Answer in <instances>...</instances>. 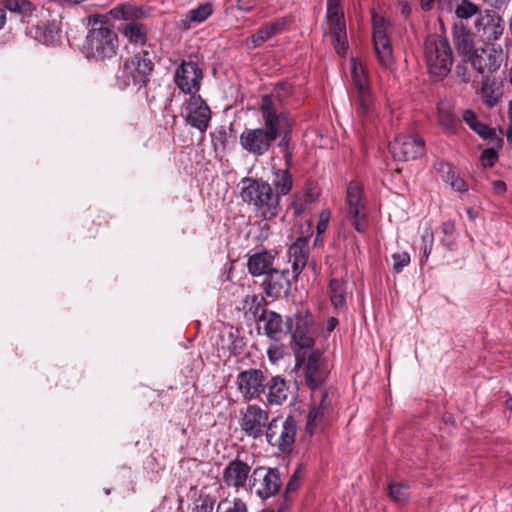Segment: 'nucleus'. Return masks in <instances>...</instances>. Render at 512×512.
I'll return each mask as SVG.
<instances>
[{
	"label": "nucleus",
	"instance_id": "obj_51",
	"mask_svg": "<svg viewBox=\"0 0 512 512\" xmlns=\"http://www.w3.org/2000/svg\"><path fill=\"white\" fill-rule=\"evenodd\" d=\"M290 23V18L282 17L277 19L275 22L268 24V26L272 31L273 35L275 36L277 34L284 32Z\"/></svg>",
	"mask_w": 512,
	"mask_h": 512
},
{
	"label": "nucleus",
	"instance_id": "obj_36",
	"mask_svg": "<svg viewBox=\"0 0 512 512\" xmlns=\"http://www.w3.org/2000/svg\"><path fill=\"white\" fill-rule=\"evenodd\" d=\"M453 40L458 54L464 61H468L469 57L477 50L474 47L473 35L465 28L455 30Z\"/></svg>",
	"mask_w": 512,
	"mask_h": 512
},
{
	"label": "nucleus",
	"instance_id": "obj_35",
	"mask_svg": "<svg viewBox=\"0 0 512 512\" xmlns=\"http://www.w3.org/2000/svg\"><path fill=\"white\" fill-rule=\"evenodd\" d=\"M274 258V255L267 250L252 254L247 263L249 273L252 276L266 275L273 269Z\"/></svg>",
	"mask_w": 512,
	"mask_h": 512
},
{
	"label": "nucleus",
	"instance_id": "obj_56",
	"mask_svg": "<svg viewBox=\"0 0 512 512\" xmlns=\"http://www.w3.org/2000/svg\"><path fill=\"white\" fill-rule=\"evenodd\" d=\"M267 354L269 359L272 360L273 362L282 358V352L277 346L274 345L269 347Z\"/></svg>",
	"mask_w": 512,
	"mask_h": 512
},
{
	"label": "nucleus",
	"instance_id": "obj_18",
	"mask_svg": "<svg viewBox=\"0 0 512 512\" xmlns=\"http://www.w3.org/2000/svg\"><path fill=\"white\" fill-rule=\"evenodd\" d=\"M395 160L409 161L425 154V142L418 135H399L389 145Z\"/></svg>",
	"mask_w": 512,
	"mask_h": 512
},
{
	"label": "nucleus",
	"instance_id": "obj_47",
	"mask_svg": "<svg viewBox=\"0 0 512 512\" xmlns=\"http://www.w3.org/2000/svg\"><path fill=\"white\" fill-rule=\"evenodd\" d=\"M303 468L299 465L293 472L289 482L286 485L285 494L295 492L300 486V480L303 476Z\"/></svg>",
	"mask_w": 512,
	"mask_h": 512
},
{
	"label": "nucleus",
	"instance_id": "obj_50",
	"mask_svg": "<svg viewBox=\"0 0 512 512\" xmlns=\"http://www.w3.org/2000/svg\"><path fill=\"white\" fill-rule=\"evenodd\" d=\"M290 23V18L282 17L277 19L275 22L268 24V26L272 31L273 35L275 36L277 34L284 32Z\"/></svg>",
	"mask_w": 512,
	"mask_h": 512
},
{
	"label": "nucleus",
	"instance_id": "obj_37",
	"mask_svg": "<svg viewBox=\"0 0 512 512\" xmlns=\"http://www.w3.org/2000/svg\"><path fill=\"white\" fill-rule=\"evenodd\" d=\"M273 186L275 188V195H279V201L282 196L287 195L293 186V178L288 168L277 169L273 172Z\"/></svg>",
	"mask_w": 512,
	"mask_h": 512
},
{
	"label": "nucleus",
	"instance_id": "obj_12",
	"mask_svg": "<svg viewBox=\"0 0 512 512\" xmlns=\"http://www.w3.org/2000/svg\"><path fill=\"white\" fill-rule=\"evenodd\" d=\"M346 214L354 229L365 233L369 227L367 217V203L363 188L358 182H350L347 186Z\"/></svg>",
	"mask_w": 512,
	"mask_h": 512
},
{
	"label": "nucleus",
	"instance_id": "obj_34",
	"mask_svg": "<svg viewBox=\"0 0 512 512\" xmlns=\"http://www.w3.org/2000/svg\"><path fill=\"white\" fill-rule=\"evenodd\" d=\"M437 112L439 125L447 132H457L458 128L461 126V121L454 113L451 102L447 100L440 101L438 103Z\"/></svg>",
	"mask_w": 512,
	"mask_h": 512
},
{
	"label": "nucleus",
	"instance_id": "obj_9",
	"mask_svg": "<svg viewBox=\"0 0 512 512\" xmlns=\"http://www.w3.org/2000/svg\"><path fill=\"white\" fill-rule=\"evenodd\" d=\"M289 329L295 350L296 366L304 362L307 350L315 344L314 318L312 314L298 313L289 324Z\"/></svg>",
	"mask_w": 512,
	"mask_h": 512
},
{
	"label": "nucleus",
	"instance_id": "obj_3",
	"mask_svg": "<svg viewBox=\"0 0 512 512\" xmlns=\"http://www.w3.org/2000/svg\"><path fill=\"white\" fill-rule=\"evenodd\" d=\"M154 70V62L147 50L135 53L123 61L120 71L115 77V86L125 91L129 88L137 92L145 89L150 82Z\"/></svg>",
	"mask_w": 512,
	"mask_h": 512
},
{
	"label": "nucleus",
	"instance_id": "obj_62",
	"mask_svg": "<svg viewBox=\"0 0 512 512\" xmlns=\"http://www.w3.org/2000/svg\"><path fill=\"white\" fill-rule=\"evenodd\" d=\"M6 10L5 7H0V29H2L6 23Z\"/></svg>",
	"mask_w": 512,
	"mask_h": 512
},
{
	"label": "nucleus",
	"instance_id": "obj_22",
	"mask_svg": "<svg viewBox=\"0 0 512 512\" xmlns=\"http://www.w3.org/2000/svg\"><path fill=\"white\" fill-rule=\"evenodd\" d=\"M185 121L187 124L205 133L211 121V110L206 101L197 94H192L185 107Z\"/></svg>",
	"mask_w": 512,
	"mask_h": 512
},
{
	"label": "nucleus",
	"instance_id": "obj_38",
	"mask_svg": "<svg viewBox=\"0 0 512 512\" xmlns=\"http://www.w3.org/2000/svg\"><path fill=\"white\" fill-rule=\"evenodd\" d=\"M329 296L335 308L346 306V282L342 279L332 278L329 282Z\"/></svg>",
	"mask_w": 512,
	"mask_h": 512
},
{
	"label": "nucleus",
	"instance_id": "obj_61",
	"mask_svg": "<svg viewBox=\"0 0 512 512\" xmlns=\"http://www.w3.org/2000/svg\"><path fill=\"white\" fill-rule=\"evenodd\" d=\"M441 243L447 247V249L449 250H454L455 249V246H456V243L453 239H448V240H445V239H441Z\"/></svg>",
	"mask_w": 512,
	"mask_h": 512
},
{
	"label": "nucleus",
	"instance_id": "obj_55",
	"mask_svg": "<svg viewBox=\"0 0 512 512\" xmlns=\"http://www.w3.org/2000/svg\"><path fill=\"white\" fill-rule=\"evenodd\" d=\"M256 6V0H237L236 7L237 9L249 12Z\"/></svg>",
	"mask_w": 512,
	"mask_h": 512
},
{
	"label": "nucleus",
	"instance_id": "obj_33",
	"mask_svg": "<svg viewBox=\"0 0 512 512\" xmlns=\"http://www.w3.org/2000/svg\"><path fill=\"white\" fill-rule=\"evenodd\" d=\"M481 98L483 103L492 108L496 106L502 96V83L496 77L484 76L481 85Z\"/></svg>",
	"mask_w": 512,
	"mask_h": 512
},
{
	"label": "nucleus",
	"instance_id": "obj_28",
	"mask_svg": "<svg viewBox=\"0 0 512 512\" xmlns=\"http://www.w3.org/2000/svg\"><path fill=\"white\" fill-rule=\"evenodd\" d=\"M5 9L22 15L23 18L45 19L51 16L49 8L36 5L29 0H5Z\"/></svg>",
	"mask_w": 512,
	"mask_h": 512
},
{
	"label": "nucleus",
	"instance_id": "obj_60",
	"mask_svg": "<svg viewBox=\"0 0 512 512\" xmlns=\"http://www.w3.org/2000/svg\"><path fill=\"white\" fill-rule=\"evenodd\" d=\"M290 131H287V132H282L280 136H282V139H281V142H280V146L281 147H284L285 150L288 149V143H289V138H288V134H289Z\"/></svg>",
	"mask_w": 512,
	"mask_h": 512
},
{
	"label": "nucleus",
	"instance_id": "obj_16",
	"mask_svg": "<svg viewBox=\"0 0 512 512\" xmlns=\"http://www.w3.org/2000/svg\"><path fill=\"white\" fill-rule=\"evenodd\" d=\"M390 27V23L383 17L373 16L374 48L378 62L384 68L390 67L394 62L392 46L387 35Z\"/></svg>",
	"mask_w": 512,
	"mask_h": 512
},
{
	"label": "nucleus",
	"instance_id": "obj_41",
	"mask_svg": "<svg viewBox=\"0 0 512 512\" xmlns=\"http://www.w3.org/2000/svg\"><path fill=\"white\" fill-rule=\"evenodd\" d=\"M213 12L212 4L207 2L199 5L197 8L190 10L186 15L189 22L201 23L205 21Z\"/></svg>",
	"mask_w": 512,
	"mask_h": 512
},
{
	"label": "nucleus",
	"instance_id": "obj_57",
	"mask_svg": "<svg viewBox=\"0 0 512 512\" xmlns=\"http://www.w3.org/2000/svg\"><path fill=\"white\" fill-rule=\"evenodd\" d=\"M482 1L494 9H501L502 7L506 6L509 2V0H482Z\"/></svg>",
	"mask_w": 512,
	"mask_h": 512
},
{
	"label": "nucleus",
	"instance_id": "obj_53",
	"mask_svg": "<svg viewBox=\"0 0 512 512\" xmlns=\"http://www.w3.org/2000/svg\"><path fill=\"white\" fill-rule=\"evenodd\" d=\"M448 179L450 181L451 187L454 190L459 191V192H464V191L468 190V186H467L466 182L462 178L457 177L454 174H452V175L449 176Z\"/></svg>",
	"mask_w": 512,
	"mask_h": 512
},
{
	"label": "nucleus",
	"instance_id": "obj_25",
	"mask_svg": "<svg viewBox=\"0 0 512 512\" xmlns=\"http://www.w3.org/2000/svg\"><path fill=\"white\" fill-rule=\"evenodd\" d=\"M264 374L259 369H248L239 373L237 377L238 389L247 401L258 399L265 392Z\"/></svg>",
	"mask_w": 512,
	"mask_h": 512
},
{
	"label": "nucleus",
	"instance_id": "obj_27",
	"mask_svg": "<svg viewBox=\"0 0 512 512\" xmlns=\"http://www.w3.org/2000/svg\"><path fill=\"white\" fill-rule=\"evenodd\" d=\"M289 261L292 264L294 278L297 279L309 260V241L307 237H298L288 249Z\"/></svg>",
	"mask_w": 512,
	"mask_h": 512
},
{
	"label": "nucleus",
	"instance_id": "obj_46",
	"mask_svg": "<svg viewBox=\"0 0 512 512\" xmlns=\"http://www.w3.org/2000/svg\"><path fill=\"white\" fill-rule=\"evenodd\" d=\"M213 145L216 149H225L227 144V129L225 127H219L211 133Z\"/></svg>",
	"mask_w": 512,
	"mask_h": 512
},
{
	"label": "nucleus",
	"instance_id": "obj_48",
	"mask_svg": "<svg viewBox=\"0 0 512 512\" xmlns=\"http://www.w3.org/2000/svg\"><path fill=\"white\" fill-rule=\"evenodd\" d=\"M495 145L492 148L485 149L480 156L481 163L484 167H493L498 160V153L495 149Z\"/></svg>",
	"mask_w": 512,
	"mask_h": 512
},
{
	"label": "nucleus",
	"instance_id": "obj_4",
	"mask_svg": "<svg viewBox=\"0 0 512 512\" xmlns=\"http://www.w3.org/2000/svg\"><path fill=\"white\" fill-rule=\"evenodd\" d=\"M109 15L114 20H122L127 23L119 28L120 33L128 43L143 47L148 41V27L140 22L149 16L148 11L143 6H136L131 3H121L109 11Z\"/></svg>",
	"mask_w": 512,
	"mask_h": 512
},
{
	"label": "nucleus",
	"instance_id": "obj_10",
	"mask_svg": "<svg viewBox=\"0 0 512 512\" xmlns=\"http://www.w3.org/2000/svg\"><path fill=\"white\" fill-rule=\"evenodd\" d=\"M297 428V421L291 415L286 418L274 417L266 429L267 442L277 447L280 452H290L296 439Z\"/></svg>",
	"mask_w": 512,
	"mask_h": 512
},
{
	"label": "nucleus",
	"instance_id": "obj_54",
	"mask_svg": "<svg viewBox=\"0 0 512 512\" xmlns=\"http://www.w3.org/2000/svg\"><path fill=\"white\" fill-rule=\"evenodd\" d=\"M441 233L447 237H451L455 233V224L453 221H444L440 226Z\"/></svg>",
	"mask_w": 512,
	"mask_h": 512
},
{
	"label": "nucleus",
	"instance_id": "obj_19",
	"mask_svg": "<svg viewBox=\"0 0 512 512\" xmlns=\"http://www.w3.org/2000/svg\"><path fill=\"white\" fill-rule=\"evenodd\" d=\"M351 76L358 94L357 114L363 118L371 112L373 99L362 64L355 59L351 61Z\"/></svg>",
	"mask_w": 512,
	"mask_h": 512
},
{
	"label": "nucleus",
	"instance_id": "obj_30",
	"mask_svg": "<svg viewBox=\"0 0 512 512\" xmlns=\"http://www.w3.org/2000/svg\"><path fill=\"white\" fill-rule=\"evenodd\" d=\"M32 25L34 27V37L39 42L51 45L59 40L61 27L56 18L39 19L37 23Z\"/></svg>",
	"mask_w": 512,
	"mask_h": 512
},
{
	"label": "nucleus",
	"instance_id": "obj_17",
	"mask_svg": "<svg viewBox=\"0 0 512 512\" xmlns=\"http://www.w3.org/2000/svg\"><path fill=\"white\" fill-rule=\"evenodd\" d=\"M269 422V412L258 405L250 404L241 411V430L253 439H258L266 433Z\"/></svg>",
	"mask_w": 512,
	"mask_h": 512
},
{
	"label": "nucleus",
	"instance_id": "obj_1",
	"mask_svg": "<svg viewBox=\"0 0 512 512\" xmlns=\"http://www.w3.org/2000/svg\"><path fill=\"white\" fill-rule=\"evenodd\" d=\"M100 15H91L88 30L83 44V53L90 61L104 62L116 56L119 48L117 33L107 26Z\"/></svg>",
	"mask_w": 512,
	"mask_h": 512
},
{
	"label": "nucleus",
	"instance_id": "obj_39",
	"mask_svg": "<svg viewBox=\"0 0 512 512\" xmlns=\"http://www.w3.org/2000/svg\"><path fill=\"white\" fill-rule=\"evenodd\" d=\"M215 512H248V508L241 498L225 497L218 502Z\"/></svg>",
	"mask_w": 512,
	"mask_h": 512
},
{
	"label": "nucleus",
	"instance_id": "obj_58",
	"mask_svg": "<svg viewBox=\"0 0 512 512\" xmlns=\"http://www.w3.org/2000/svg\"><path fill=\"white\" fill-rule=\"evenodd\" d=\"M338 325V319L335 317H330L326 322V330L328 332H332L336 326Z\"/></svg>",
	"mask_w": 512,
	"mask_h": 512
},
{
	"label": "nucleus",
	"instance_id": "obj_29",
	"mask_svg": "<svg viewBox=\"0 0 512 512\" xmlns=\"http://www.w3.org/2000/svg\"><path fill=\"white\" fill-rule=\"evenodd\" d=\"M462 119L481 138L489 140L490 144L497 147L502 145L503 139L497 135L496 130L479 121L478 116L473 110H465L462 114Z\"/></svg>",
	"mask_w": 512,
	"mask_h": 512
},
{
	"label": "nucleus",
	"instance_id": "obj_15",
	"mask_svg": "<svg viewBox=\"0 0 512 512\" xmlns=\"http://www.w3.org/2000/svg\"><path fill=\"white\" fill-rule=\"evenodd\" d=\"M504 59L503 50L492 43H485L469 57L472 67L481 75L489 76L497 71Z\"/></svg>",
	"mask_w": 512,
	"mask_h": 512
},
{
	"label": "nucleus",
	"instance_id": "obj_43",
	"mask_svg": "<svg viewBox=\"0 0 512 512\" xmlns=\"http://www.w3.org/2000/svg\"><path fill=\"white\" fill-rule=\"evenodd\" d=\"M455 14L460 19H469L479 15V6L470 0H461L455 8Z\"/></svg>",
	"mask_w": 512,
	"mask_h": 512
},
{
	"label": "nucleus",
	"instance_id": "obj_45",
	"mask_svg": "<svg viewBox=\"0 0 512 512\" xmlns=\"http://www.w3.org/2000/svg\"><path fill=\"white\" fill-rule=\"evenodd\" d=\"M388 495L394 501H405L409 497V489L402 483H390L388 485Z\"/></svg>",
	"mask_w": 512,
	"mask_h": 512
},
{
	"label": "nucleus",
	"instance_id": "obj_21",
	"mask_svg": "<svg viewBox=\"0 0 512 512\" xmlns=\"http://www.w3.org/2000/svg\"><path fill=\"white\" fill-rule=\"evenodd\" d=\"M203 71L193 61H182L176 68L174 82L185 94H196L200 90Z\"/></svg>",
	"mask_w": 512,
	"mask_h": 512
},
{
	"label": "nucleus",
	"instance_id": "obj_40",
	"mask_svg": "<svg viewBox=\"0 0 512 512\" xmlns=\"http://www.w3.org/2000/svg\"><path fill=\"white\" fill-rule=\"evenodd\" d=\"M273 37L274 35L267 24L247 38L245 45L250 49H255Z\"/></svg>",
	"mask_w": 512,
	"mask_h": 512
},
{
	"label": "nucleus",
	"instance_id": "obj_7",
	"mask_svg": "<svg viewBox=\"0 0 512 512\" xmlns=\"http://www.w3.org/2000/svg\"><path fill=\"white\" fill-rule=\"evenodd\" d=\"M325 36L330 37L338 55H345L348 50V40L344 12L340 0H327L326 18L322 25Z\"/></svg>",
	"mask_w": 512,
	"mask_h": 512
},
{
	"label": "nucleus",
	"instance_id": "obj_23",
	"mask_svg": "<svg viewBox=\"0 0 512 512\" xmlns=\"http://www.w3.org/2000/svg\"><path fill=\"white\" fill-rule=\"evenodd\" d=\"M475 29L483 40L490 43L503 35L505 22L497 12L486 9L479 13L475 21Z\"/></svg>",
	"mask_w": 512,
	"mask_h": 512
},
{
	"label": "nucleus",
	"instance_id": "obj_59",
	"mask_svg": "<svg viewBox=\"0 0 512 512\" xmlns=\"http://www.w3.org/2000/svg\"><path fill=\"white\" fill-rule=\"evenodd\" d=\"M323 217V215H321ZM327 229V219L321 218L319 223L317 224V232L318 234H322Z\"/></svg>",
	"mask_w": 512,
	"mask_h": 512
},
{
	"label": "nucleus",
	"instance_id": "obj_32",
	"mask_svg": "<svg viewBox=\"0 0 512 512\" xmlns=\"http://www.w3.org/2000/svg\"><path fill=\"white\" fill-rule=\"evenodd\" d=\"M267 403L270 405L283 404L289 394V387L284 378L274 376L264 384Z\"/></svg>",
	"mask_w": 512,
	"mask_h": 512
},
{
	"label": "nucleus",
	"instance_id": "obj_63",
	"mask_svg": "<svg viewBox=\"0 0 512 512\" xmlns=\"http://www.w3.org/2000/svg\"><path fill=\"white\" fill-rule=\"evenodd\" d=\"M292 207H293L294 213L296 215H300L303 212V209H304L303 204L302 203L298 204L296 201H294L292 203Z\"/></svg>",
	"mask_w": 512,
	"mask_h": 512
},
{
	"label": "nucleus",
	"instance_id": "obj_20",
	"mask_svg": "<svg viewBox=\"0 0 512 512\" xmlns=\"http://www.w3.org/2000/svg\"><path fill=\"white\" fill-rule=\"evenodd\" d=\"M302 364L305 365V382L309 389L325 387L329 370L322 353L319 350H312L307 359L305 358L304 362H300L298 367Z\"/></svg>",
	"mask_w": 512,
	"mask_h": 512
},
{
	"label": "nucleus",
	"instance_id": "obj_14",
	"mask_svg": "<svg viewBox=\"0 0 512 512\" xmlns=\"http://www.w3.org/2000/svg\"><path fill=\"white\" fill-rule=\"evenodd\" d=\"M265 299L263 297L253 296L252 306L254 318L258 325V330L263 329L264 334L273 341H279L283 334L282 316L274 311L263 307Z\"/></svg>",
	"mask_w": 512,
	"mask_h": 512
},
{
	"label": "nucleus",
	"instance_id": "obj_31",
	"mask_svg": "<svg viewBox=\"0 0 512 512\" xmlns=\"http://www.w3.org/2000/svg\"><path fill=\"white\" fill-rule=\"evenodd\" d=\"M217 346L218 350L222 351L224 356H236L241 353L244 347V341L243 338L239 336L238 330L230 326L220 332Z\"/></svg>",
	"mask_w": 512,
	"mask_h": 512
},
{
	"label": "nucleus",
	"instance_id": "obj_26",
	"mask_svg": "<svg viewBox=\"0 0 512 512\" xmlns=\"http://www.w3.org/2000/svg\"><path fill=\"white\" fill-rule=\"evenodd\" d=\"M288 270L272 269L264 278L263 288L267 296L278 298L286 295L291 287Z\"/></svg>",
	"mask_w": 512,
	"mask_h": 512
},
{
	"label": "nucleus",
	"instance_id": "obj_64",
	"mask_svg": "<svg viewBox=\"0 0 512 512\" xmlns=\"http://www.w3.org/2000/svg\"><path fill=\"white\" fill-rule=\"evenodd\" d=\"M506 136H507V142L510 145V147L512 148V124L509 125V127L507 129Z\"/></svg>",
	"mask_w": 512,
	"mask_h": 512
},
{
	"label": "nucleus",
	"instance_id": "obj_6",
	"mask_svg": "<svg viewBox=\"0 0 512 512\" xmlns=\"http://www.w3.org/2000/svg\"><path fill=\"white\" fill-rule=\"evenodd\" d=\"M424 59L431 77L436 81L444 79L453 64V51L448 39L439 34L428 35L424 42Z\"/></svg>",
	"mask_w": 512,
	"mask_h": 512
},
{
	"label": "nucleus",
	"instance_id": "obj_49",
	"mask_svg": "<svg viewBox=\"0 0 512 512\" xmlns=\"http://www.w3.org/2000/svg\"><path fill=\"white\" fill-rule=\"evenodd\" d=\"M392 259L393 270L397 273H400L410 263V255L407 252L394 253Z\"/></svg>",
	"mask_w": 512,
	"mask_h": 512
},
{
	"label": "nucleus",
	"instance_id": "obj_11",
	"mask_svg": "<svg viewBox=\"0 0 512 512\" xmlns=\"http://www.w3.org/2000/svg\"><path fill=\"white\" fill-rule=\"evenodd\" d=\"M293 92L292 86L285 82L277 83L270 94L261 97V104L259 107L261 115H272L273 119L292 129L293 123L289 115L285 112L279 111L285 104L287 99Z\"/></svg>",
	"mask_w": 512,
	"mask_h": 512
},
{
	"label": "nucleus",
	"instance_id": "obj_52",
	"mask_svg": "<svg viewBox=\"0 0 512 512\" xmlns=\"http://www.w3.org/2000/svg\"><path fill=\"white\" fill-rule=\"evenodd\" d=\"M455 75L463 83L471 81V73L466 64H458L455 68Z\"/></svg>",
	"mask_w": 512,
	"mask_h": 512
},
{
	"label": "nucleus",
	"instance_id": "obj_2",
	"mask_svg": "<svg viewBox=\"0 0 512 512\" xmlns=\"http://www.w3.org/2000/svg\"><path fill=\"white\" fill-rule=\"evenodd\" d=\"M240 197L243 202L252 205L256 215L264 220L276 218L282 211L279 195H275L272 186L263 179L245 177L240 182Z\"/></svg>",
	"mask_w": 512,
	"mask_h": 512
},
{
	"label": "nucleus",
	"instance_id": "obj_44",
	"mask_svg": "<svg viewBox=\"0 0 512 512\" xmlns=\"http://www.w3.org/2000/svg\"><path fill=\"white\" fill-rule=\"evenodd\" d=\"M214 504V500L209 495H199L193 501L190 512H213Z\"/></svg>",
	"mask_w": 512,
	"mask_h": 512
},
{
	"label": "nucleus",
	"instance_id": "obj_5",
	"mask_svg": "<svg viewBox=\"0 0 512 512\" xmlns=\"http://www.w3.org/2000/svg\"><path fill=\"white\" fill-rule=\"evenodd\" d=\"M264 127L245 129L240 135V144L242 148L249 153L262 156L267 153L272 143L280 137L282 132L292 129L275 121L272 115L266 113L261 115Z\"/></svg>",
	"mask_w": 512,
	"mask_h": 512
},
{
	"label": "nucleus",
	"instance_id": "obj_13",
	"mask_svg": "<svg viewBox=\"0 0 512 512\" xmlns=\"http://www.w3.org/2000/svg\"><path fill=\"white\" fill-rule=\"evenodd\" d=\"M249 490L260 499L275 496L282 486L280 472L277 468L258 466L253 469L248 483Z\"/></svg>",
	"mask_w": 512,
	"mask_h": 512
},
{
	"label": "nucleus",
	"instance_id": "obj_24",
	"mask_svg": "<svg viewBox=\"0 0 512 512\" xmlns=\"http://www.w3.org/2000/svg\"><path fill=\"white\" fill-rule=\"evenodd\" d=\"M251 473V466L247 462L235 458L229 461L223 469L222 479L228 488L236 490L244 488L247 490Z\"/></svg>",
	"mask_w": 512,
	"mask_h": 512
},
{
	"label": "nucleus",
	"instance_id": "obj_42",
	"mask_svg": "<svg viewBox=\"0 0 512 512\" xmlns=\"http://www.w3.org/2000/svg\"><path fill=\"white\" fill-rule=\"evenodd\" d=\"M421 242L422 256L420 258V263L423 264L425 261L428 260L434 244V233L431 226H426L424 228L423 233L421 235Z\"/></svg>",
	"mask_w": 512,
	"mask_h": 512
},
{
	"label": "nucleus",
	"instance_id": "obj_8",
	"mask_svg": "<svg viewBox=\"0 0 512 512\" xmlns=\"http://www.w3.org/2000/svg\"><path fill=\"white\" fill-rule=\"evenodd\" d=\"M334 390L320 387L311 390L312 406L307 415L306 432L313 435L329 421L333 411Z\"/></svg>",
	"mask_w": 512,
	"mask_h": 512
}]
</instances>
